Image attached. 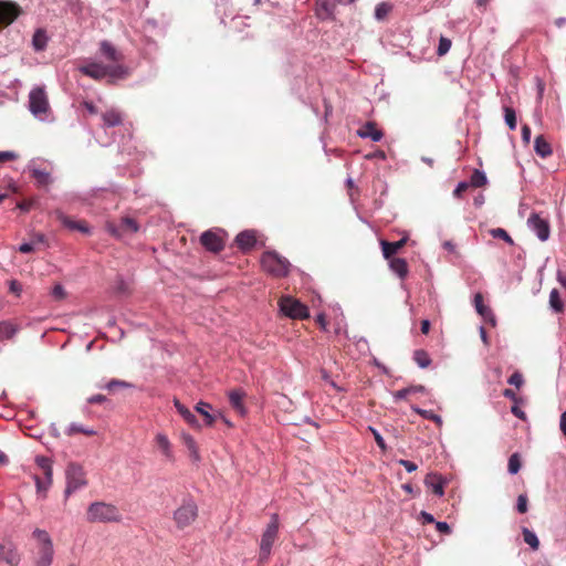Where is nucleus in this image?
Masks as SVG:
<instances>
[{
	"mask_svg": "<svg viewBox=\"0 0 566 566\" xmlns=\"http://www.w3.org/2000/svg\"><path fill=\"white\" fill-rule=\"evenodd\" d=\"M138 229L139 226L136 220L129 217L122 218L118 223L111 221L106 223V230L116 238L136 233Z\"/></svg>",
	"mask_w": 566,
	"mask_h": 566,
	"instance_id": "9",
	"label": "nucleus"
},
{
	"mask_svg": "<svg viewBox=\"0 0 566 566\" xmlns=\"http://www.w3.org/2000/svg\"><path fill=\"white\" fill-rule=\"evenodd\" d=\"M174 405L179 415L188 424L192 426L193 428H200L199 421L196 418V416L187 407H185L178 399H175Z\"/></svg>",
	"mask_w": 566,
	"mask_h": 566,
	"instance_id": "25",
	"label": "nucleus"
},
{
	"mask_svg": "<svg viewBox=\"0 0 566 566\" xmlns=\"http://www.w3.org/2000/svg\"><path fill=\"white\" fill-rule=\"evenodd\" d=\"M30 109L33 114H44L49 109L48 96L43 88L36 87L31 91Z\"/></svg>",
	"mask_w": 566,
	"mask_h": 566,
	"instance_id": "13",
	"label": "nucleus"
},
{
	"mask_svg": "<svg viewBox=\"0 0 566 566\" xmlns=\"http://www.w3.org/2000/svg\"><path fill=\"white\" fill-rule=\"evenodd\" d=\"M235 243L242 251L252 249L256 243V234L253 230H245L235 237Z\"/></svg>",
	"mask_w": 566,
	"mask_h": 566,
	"instance_id": "20",
	"label": "nucleus"
},
{
	"mask_svg": "<svg viewBox=\"0 0 566 566\" xmlns=\"http://www.w3.org/2000/svg\"><path fill=\"white\" fill-rule=\"evenodd\" d=\"M104 125L107 127H115L123 123L122 114L116 109H109L102 115Z\"/></svg>",
	"mask_w": 566,
	"mask_h": 566,
	"instance_id": "29",
	"label": "nucleus"
},
{
	"mask_svg": "<svg viewBox=\"0 0 566 566\" xmlns=\"http://www.w3.org/2000/svg\"><path fill=\"white\" fill-rule=\"evenodd\" d=\"M358 136L361 138H370L373 142H379L384 134L377 128L376 123L367 122L359 130Z\"/></svg>",
	"mask_w": 566,
	"mask_h": 566,
	"instance_id": "23",
	"label": "nucleus"
},
{
	"mask_svg": "<svg viewBox=\"0 0 566 566\" xmlns=\"http://www.w3.org/2000/svg\"><path fill=\"white\" fill-rule=\"evenodd\" d=\"M33 536L39 541V548L34 557V566H50L53 562L54 548L49 533L36 528Z\"/></svg>",
	"mask_w": 566,
	"mask_h": 566,
	"instance_id": "4",
	"label": "nucleus"
},
{
	"mask_svg": "<svg viewBox=\"0 0 566 566\" xmlns=\"http://www.w3.org/2000/svg\"><path fill=\"white\" fill-rule=\"evenodd\" d=\"M279 516L277 514H273L271 516V521L268 524L265 531L262 534L261 543H260V562H266L271 555V549L274 542L277 538L279 534Z\"/></svg>",
	"mask_w": 566,
	"mask_h": 566,
	"instance_id": "5",
	"label": "nucleus"
},
{
	"mask_svg": "<svg viewBox=\"0 0 566 566\" xmlns=\"http://www.w3.org/2000/svg\"><path fill=\"white\" fill-rule=\"evenodd\" d=\"M489 233L494 238V239H502L504 240L506 243H509L510 245H514V240L512 239V237L507 233V231L503 228H495V229H491L489 231Z\"/></svg>",
	"mask_w": 566,
	"mask_h": 566,
	"instance_id": "39",
	"label": "nucleus"
},
{
	"mask_svg": "<svg viewBox=\"0 0 566 566\" xmlns=\"http://www.w3.org/2000/svg\"><path fill=\"white\" fill-rule=\"evenodd\" d=\"M557 280H558V282H559L564 287H566V271H565V272L559 271V272L557 273Z\"/></svg>",
	"mask_w": 566,
	"mask_h": 566,
	"instance_id": "64",
	"label": "nucleus"
},
{
	"mask_svg": "<svg viewBox=\"0 0 566 566\" xmlns=\"http://www.w3.org/2000/svg\"><path fill=\"white\" fill-rule=\"evenodd\" d=\"M280 311L292 319H305L310 317V311L298 300L292 296H282L279 301Z\"/></svg>",
	"mask_w": 566,
	"mask_h": 566,
	"instance_id": "7",
	"label": "nucleus"
},
{
	"mask_svg": "<svg viewBox=\"0 0 566 566\" xmlns=\"http://www.w3.org/2000/svg\"><path fill=\"white\" fill-rule=\"evenodd\" d=\"M534 149L542 158H546L552 154L551 144L542 135L535 138Z\"/></svg>",
	"mask_w": 566,
	"mask_h": 566,
	"instance_id": "27",
	"label": "nucleus"
},
{
	"mask_svg": "<svg viewBox=\"0 0 566 566\" xmlns=\"http://www.w3.org/2000/svg\"><path fill=\"white\" fill-rule=\"evenodd\" d=\"M398 463L400 465H402L408 472H413L418 468L416 463H413V462H411L409 460L401 459V460L398 461Z\"/></svg>",
	"mask_w": 566,
	"mask_h": 566,
	"instance_id": "55",
	"label": "nucleus"
},
{
	"mask_svg": "<svg viewBox=\"0 0 566 566\" xmlns=\"http://www.w3.org/2000/svg\"><path fill=\"white\" fill-rule=\"evenodd\" d=\"M503 396L510 400H512L514 403L521 402V398L515 394L512 389H504Z\"/></svg>",
	"mask_w": 566,
	"mask_h": 566,
	"instance_id": "53",
	"label": "nucleus"
},
{
	"mask_svg": "<svg viewBox=\"0 0 566 566\" xmlns=\"http://www.w3.org/2000/svg\"><path fill=\"white\" fill-rule=\"evenodd\" d=\"M31 177L35 180L38 187H46L52 184L51 171L35 166L30 167Z\"/></svg>",
	"mask_w": 566,
	"mask_h": 566,
	"instance_id": "22",
	"label": "nucleus"
},
{
	"mask_svg": "<svg viewBox=\"0 0 566 566\" xmlns=\"http://www.w3.org/2000/svg\"><path fill=\"white\" fill-rule=\"evenodd\" d=\"M9 287H10V292L14 293L17 296H19L22 292L21 284L15 280L10 281Z\"/></svg>",
	"mask_w": 566,
	"mask_h": 566,
	"instance_id": "56",
	"label": "nucleus"
},
{
	"mask_svg": "<svg viewBox=\"0 0 566 566\" xmlns=\"http://www.w3.org/2000/svg\"><path fill=\"white\" fill-rule=\"evenodd\" d=\"M66 436L69 437H72L76 433H82L84 436H87V437H93L95 436L97 432L94 430V429H91V428H86L84 427L83 424L81 423H71L69 426V428L66 429L65 431Z\"/></svg>",
	"mask_w": 566,
	"mask_h": 566,
	"instance_id": "32",
	"label": "nucleus"
},
{
	"mask_svg": "<svg viewBox=\"0 0 566 566\" xmlns=\"http://www.w3.org/2000/svg\"><path fill=\"white\" fill-rule=\"evenodd\" d=\"M36 464L42 470L44 474V480L40 478H35V484L39 492L46 491L52 483V465L48 458L38 457Z\"/></svg>",
	"mask_w": 566,
	"mask_h": 566,
	"instance_id": "14",
	"label": "nucleus"
},
{
	"mask_svg": "<svg viewBox=\"0 0 566 566\" xmlns=\"http://www.w3.org/2000/svg\"><path fill=\"white\" fill-rule=\"evenodd\" d=\"M128 387H130V384H128L124 380H118V379H112L106 385V389H108L109 391H114L117 388H128Z\"/></svg>",
	"mask_w": 566,
	"mask_h": 566,
	"instance_id": "46",
	"label": "nucleus"
},
{
	"mask_svg": "<svg viewBox=\"0 0 566 566\" xmlns=\"http://www.w3.org/2000/svg\"><path fill=\"white\" fill-rule=\"evenodd\" d=\"M392 10V6L387 2L379 3L375 9V17L377 20H384Z\"/></svg>",
	"mask_w": 566,
	"mask_h": 566,
	"instance_id": "41",
	"label": "nucleus"
},
{
	"mask_svg": "<svg viewBox=\"0 0 566 566\" xmlns=\"http://www.w3.org/2000/svg\"><path fill=\"white\" fill-rule=\"evenodd\" d=\"M46 242V238L43 233H35L33 235V239H32V242L33 245L36 244V243H45Z\"/></svg>",
	"mask_w": 566,
	"mask_h": 566,
	"instance_id": "61",
	"label": "nucleus"
},
{
	"mask_svg": "<svg viewBox=\"0 0 566 566\" xmlns=\"http://www.w3.org/2000/svg\"><path fill=\"white\" fill-rule=\"evenodd\" d=\"M504 118L509 128L514 130L516 128V114L512 107L504 106Z\"/></svg>",
	"mask_w": 566,
	"mask_h": 566,
	"instance_id": "40",
	"label": "nucleus"
},
{
	"mask_svg": "<svg viewBox=\"0 0 566 566\" xmlns=\"http://www.w3.org/2000/svg\"><path fill=\"white\" fill-rule=\"evenodd\" d=\"M195 409L203 417L207 426H212L214 423L217 417L208 411V409H211L209 403L200 401L196 405Z\"/></svg>",
	"mask_w": 566,
	"mask_h": 566,
	"instance_id": "33",
	"label": "nucleus"
},
{
	"mask_svg": "<svg viewBox=\"0 0 566 566\" xmlns=\"http://www.w3.org/2000/svg\"><path fill=\"white\" fill-rule=\"evenodd\" d=\"M21 13L18 4L0 0V28L10 25Z\"/></svg>",
	"mask_w": 566,
	"mask_h": 566,
	"instance_id": "12",
	"label": "nucleus"
},
{
	"mask_svg": "<svg viewBox=\"0 0 566 566\" xmlns=\"http://www.w3.org/2000/svg\"><path fill=\"white\" fill-rule=\"evenodd\" d=\"M369 430L373 432V436L375 438V441L377 443V446L382 450V451H386L387 450V446L385 443V440L384 438L381 437V434L374 428L369 427Z\"/></svg>",
	"mask_w": 566,
	"mask_h": 566,
	"instance_id": "49",
	"label": "nucleus"
},
{
	"mask_svg": "<svg viewBox=\"0 0 566 566\" xmlns=\"http://www.w3.org/2000/svg\"><path fill=\"white\" fill-rule=\"evenodd\" d=\"M451 40L448 39V38H444V36H441L440 40H439V45H438V55L439 56H442L444 54H447L451 48Z\"/></svg>",
	"mask_w": 566,
	"mask_h": 566,
	"instance_id": "44",
	"label": "nucleus"
},
{
	"mask_svg": "<svg viewBox=\"0 0 566 566\" xmlns=\"http://www.w3.org/2000/svg\"><path fill=\"white\" fill-rule=\"evenodd\" d=\"M229 402L233 410L240 416L245 415L244 398L245 392L242 389H233L228 394Z\"/></svg>",
	"mask_w": 566,
	"mask_h": 566,
	"instance_id": "19",
	"label": "nucleus"
},
{
	"mask_svg": "<svg viewBox=\"0 0 566 566\" xmlns=\"http://www.w3.org/2000/svg\"><path fill=\"white\" fill-rule=\"evenodd\" d=\"M200 243L206 250L218 253L224 248V239L222 232L219 230H207L200 235Z\"/></svg>",
	"mask_w": 566,
	"mask_h": 566,
	"instance_id": "10",
	"label": "nucleus"
},
{
	"mask_svg": "<svg viewBox=\"0 0 566 566\" xmlns=\"http://www.w3.org/2000/svg\"><path fill=\"white\" fill-rule=\"evenodd\" d=\"M488 182L486 176L483 171L475 169L470 178V186L474 188H480L485 186Z\"/></svg>",
	"mask_w": 566,
	"mask_h": 566,
	"instance_id": "37",
	"label": "nucleus"
},
{
	"mask_svg": "<svg viewBox=\"0 0 566 566\" xmlns=\"http://www.w3.org/2000/svg\"><path fill=\"white\" fill-rule=\"evenodd\" d=\"M334 6L326 0L322 2H317V14L321 17L324 13V17H329L333 14Z\"/></svg>",
	"mask_w": 566,
	"mask_h": 566,
	"instance_id": "43",
	"label": "nucleus"
},
{
	"mask_svg": "<svg viewBox=\"0 0 566 566\" xmlns=\"http://www.w3.org/2000/svg\"><path fill=\"white\" fill-rule=\"evenodd\" d=\"M522 139L525 143H530V139H531V128L527 125H524L522 127Z\"/></svg>",
	"mask_w": 566,
	"mask_h": 566,
	"instance_id": "59",
	"label": "nucleus"
},
{
	"mask_svg": "<svg viewBox=\"0 0 566 566\" xmlns=\"http://www.w3.org/2000/svg\"><path fill=\"white\" fill-rule=\"evenodd\" d=\"M155 443L158 449V451L161 453V455L168 461L174 462L175 461V454L172 451V444L168 437L164 433H157L155 436Z\"/></svg>",
	"mask_w": 566,
	"mask_h": 566,
	"instance_id": "16",
	"label": "nucleus"
},
{
	"mask_svg": "<svg viewBox=\"0 0 566 566\" xmlns=\"http://www.w3.org/2000/svg\"><path fill=\"white\" fill-rule=\"evenodd\" d=\"M104 401H106V397L104 395H94L87 398V402L90 405L102 403Z\"/></svg>",
	"mask_w": 566,
	"mask_h": 566,
	"instance_id": "58",
	"label": "nucleus"
},
{
	"mask_svg": "<svg viewBox=\"0 0 566 566\" xmlns=\"http://www.w3.org/2000/svg\"><path fill=\"white\" fill-rule=\"evenodd\" d=\"M101 52L107 60L115 63L123 59L122 54L107 41L101 43Z\"/></svg>",
	"mask_w": 566,
	"mask_h": 566,
	"instance_id": "28",
	"label": "nucleus"
},
{
	"mask_svg": "<svg viewBox=\"0 0 566 566\" xmlns=\"http://www.w3.org/2000/svg\"><path fill=\"white\" fill-rule=\"evenodd\" d=\"M436 528L440 533H443V534H450L451 533V527L449 526V524L447 522H437L436 523Z\"/></svg>",
	"mask_w": 566,
	"mask_h": 566,
	"instance_id": "57",
	"label": "nucleus"
},
{
	"mask_svg": "<svg viewBox=\"0 0 566 566\" xmlns=\"http://www.w3.org/2000/svg\"><path fill=\"white\" fill-rule=\"evenodd\" d=\"M66 481L67 485L65 489V494L70 495L76 490L85 486L87 484V480L85 476V471L82 465L78 463H70L66 468Z\"/></svg>",
	"mask_w": 566,
	"mask_h": 566,
	"instance_id": "8",
	"label": "nucleus"
},
{
	"mask_svg": "<svg viewBox=\"0 0 566 566\" xmlns=\"http://www.w3.org/2000/svg\"><path fill=\"white\" fill-rule=\"evenodd\" d=\"M470 185L465 181L460 182L453 191V196L461 198L463 193L469 189Z\"/></svg>",
	"mask_w": 566,
	"mask_h": 566,
	"instance_id": "50",
	"label": "nucleus"
},
{
	"mask_svg": "<svg viewBox=\"0 0 566 566\" xmlns=\"http://www.w3.org/2000/svg\"><path fill=\"white\" fill-rule=\"evenodd\" d=\"M32 43L36 51L44 50L48 43V36L45 32L43 30H36L33 35Z\"/></svg>",
	"mask_w": 566,
	"mask_h": 566,
	"instance_id": "36",
	"label": "nucleus"
},
{
	"mask_svg": "<svg viewBox=\"0 0 566 566\" xmlns=\"http://www.w3.org/2000/svg\"><path fill=\"white\" fill-rule=\"evenodd\" d=\"M18 158V154L14 151H0V164L6 161L15 160Z\"/></svg>",
	"mask_w": 566,
	"mask_h": 566,
	"instance_id": "52",
	"label": "nucleus"
},
{
	"mask_svg": "<svg viewBox=\"0 0 566 566\" xmlns=\"http://www.w3.org/2000/svg\"><path fill=\"white\" fill-rule=\"evenodd\" d=\"M80 71L84 75L94 80H102L106 76L113 78H122L127 74L125 67L120 64L105 65L102 63H90L87 65L81 66Z\"/></svg>",
	"mask_w": 566,
	"mask_h": 566,
	"instance_id": "2",
	"label": "nucleus"
},
{
	"mask_svg": "<svg viewBox=\"0 0 566 566\" xmlns=\"http://www.w3.org/2000/svg\"><path fill=\"white\" fill-rule=\"evenodd\" d=\"M19 251L21 253H30V252L34 251V245H33V243H22L19 247Z\"/></svg>",
	"mask_w": 566,
	"mask_h": 566,
	"instance_id": "60",
	"label": "nucleus"
},
{
	"mask_svg": "<svg viewBox=\"0 0 566 566\" xmlns=\"http://www.w3.org/2000/svg\"><path fill=\"white\" fill-rule=\"evenodd\" d=\"M20 562L21 555L13 543H0V563H6L9 566H19Z\"/></svg>",
	"mask_w": 566,
	"mask_h": 566,
	"instance_id": "15",
	"label": "nucleus"
},
{
	"mask_svg": "<svg viewBox=\"0 0 566 566\" xmlns=\"http://www.w3.org/2000/svg\"><path fill=\"white\" fill-rule=\"evenodd\" d=\"M444 483L446 480L438 473H429L424 479L426 486L429 488L437 496H442L444 494Z\"/></svg>",
	"mask_w": 566,
	"mask_h": 566,
	"instance_id": "18",
	"label": "nucleus"
},
{
	"mask_svg": "<svg viewBox=\"0 0 566 566\" xmlns=\"http://www.w3.org/2000/svg\"><path fill=\"white\" fill-rule=\"evenodd\" d=\"M56 219L66 228L71 230H77L82 233L88 234L90 228L85 221H74L62 211L56 210L55 212Z\"/></svg>",
	"mask_w": 566,
	"mask_h": 566,
	"instance_id": "17",
	"label": "nucleus"
},
{
	"mask_svg": "<svg viewBox=\"0 0 566 566\" xmlns=\"http://www.w3.org/2000/svg\"><path fill=\"white\" fill-rule=\"evenodd\" d=\"M560 430L566 436V411L562 413L560 416V423H559Z\"/></svg>",
	"mask_w": 566,
	"mask_h": 566,
	"instance_id": "62",
	"label": "nucleus"
},
{
	"mask_svg": "<svg viewBox=\"0 0 566 566\" xmlns=\"http://www.w3.org/2000/svg\"><path fill=\"white\" fill-rule=\"evenodd\" d=\"M198 517V506L191 501H185L174 511L172 520L178 530L182 531L189 527Z\"/></svg>",
	"mask_w": 566,
	"mask_h": 566,
	"instance_id": "6",
	"label": "nucleus"
},
{
	"mask_svg": "<svg viewBox=\"0 0 566 566\" xmlns=\"http://www.w3.org/2000/svg\"><path fill=\"white\" fill-rule=\"evenodd\" d=\"M86 520L90 523L119 522L122 520V514L117 506H115L114 504L105 502H94L87 509Z\"/></svg>",
	"mask_w": 566,
	"mask_h": 566,
	"instance_id": "1",
	"label": "nucleus"
},
{
	"mask_svg": "<svg viewBox=\"0 0 566 566\" xmlns=\"http://www.w3.org/2000/svg\"><path fill=\"white\" fill-rule=\"evenodd\" d=\"M52 295L56 300H63L66 295L64 287L61 284H55L52 290Z\"/></svg>",
	"mask_w": 566,
	"mask_h": 566,
	"instance_id": "51",
	"label": "nucleus"
},
{
	"mask_svg": "<svg viewBox=\"0 0 566 566\" xmlns=\"http://www.w3.org/2000/svg\"><path fill=\"white\" fill-rule=\"evenodd\" d=\"M527 503H528L527 495L526 494H520L518 497H517L516 510L521 514L526 513L527 512Z\"/></svg>",
	"mask_w": 566,
	"mask_h": 566,
	"instance_id": "47",
	"label": "nucleus"
},
{
	"mask_svg": "<svg viewBox=\"0 0 566 566\" xmlns=\"http://www.w3.org/2000/svg\"><path fill=\"white\" fill-rule=\"evenodd\" d=\"M522 534L524 542L530 545L532 549L537 551L539 547V541L536 534L527 527L522 528Z\"/></svg>",
	"mask_w": 566,
	"mask_h": 566,
	"instance_id": "34",
	"label": "nucleus"
},
{
	"mask_svg": "<svg viewBox=\"0 0 566 566\" xmlns=\"http://www.w3.org/2000/svg\"><path fill=\"white\" fill-rule=\"evenodd\" d=\"M389 266L400 279H405L408 275L409 266L405 259L391 258L389 259Z\"/></svg>",
	"mask_w": 566,
	"mask_h": 566,
	"instance_id": "26",
	"label": "nucleus"
},
{
	"mask_svg": "<svg viewBox=\"0 0 566 566\" xmlns=\"http://www.w3.org/2000/svg\"><path fill=\"white\" fill-rule=\"evenodd\" d=\"M416 411L421 415L422 417L427 418V419H430V420H433L434 422L441 424L442 423V420H441V417L433 413L432 411L430 410H422V409H419L417 408Z\"/></svg>",
	"mask_w": 566,
	"mask_h": 566,
	"instance_id": "48",
	"label": "nucleus"
},
{
	"mask_svg": "<svg viewBox=\"0 0 566 566\" xmlns=\"http://www.w3.org/2000/svg\"><path fill=\"white\" fill-rule=\"evenodd\" d=\"M18 327L8 321L0 322V342L9 340L14 337Z\"/></svg>",
	"mask_w": 566,
	"mask_h": 566,
	"instance_id": "30",
	"label": "nucleus"
},
{
	"mask_svg": "<svg viewBox=\"0 0 566 566\" xmlns=\"http://www.w3.org/2000/svg\"><path fill=\"white\" fill-rule=\"evenodd\" d=\"M430 331V322L428 319H423L421 322V333L427 335Z\"/></svg>",
	"mask_w": 566,
	"mask_h": 566,
	"instance_id": "63",
	"label": "nucleus"
},
{
	"mask_svg": "<svg viewBox=\"0 0 566 566\" xmlns=\"http://www.w3.org/2000/svg\"><path fill=\"white\" fill-rule=\"evenodd\" d=\"M474 306L476 312L488 322H490L492 325H495V317L490 307L484 305L483 303V296L481 293H476L474 295Z\"/></svg>",
	"mask_w": 566,
	"mask_h": 566,
	"instance_id": "24",
	"label": "nucleus"
},
{
	"mask_svg": "<svg viewBox=\"0 0 566 566\" xmlns=\"http://www.w3.org/2000/svg\"><path fill=\"white\" fill-rule=\"evenodd\" d=\"M407 241H408V237H403L402 239H400L396 242H388L386 240H381L380 245H381L384 258L386 260L394 258V255L406 245Z\"/></svg>",
	"mask_w": 566,
	"mask_h": 566,
	"instance_id": "21",
	"label": "nucleus"
},
{
	"mask_svg": "<svg viewBox=\"0 0 566 566\" xmlns=\"http://www.w3.org/2000/svg\"><path fill=\"white\" fill-rule=\"evenodd\" d=\"M413 360L421 368H427L431 364V358H430L429 354L423 349H417L413 353Z\"/></svg>",
	"mask_w": 566,
	"mask_h": 566,
	"instance_id": "35",
	"label": "nucleus"
},
{
	"mask_svg": "<svg viewBox=\"0 0 566 566\" xmlns=\"http://www.w3.org/2000/svg\"><path fill=\"white\" fill-rule=\"evenodd\" d=\"M182 442H184L185 447L187 448V450L189 451V455L192 458V460L199 461L200 454H199L198 446H197L195 439L190 434L184 433Z\"/></svg>",
	"mask_w": 566,
	"mask_h": 566,
	"instance_id": "31",
	"label": "nucleus"
},
{
	"mask_svg": "<svg viewBox=\"0 0 566 566\" xmlns=\"http://www.w3.org/2000/svg\"><path fill=\"white\" fill-rule=\"evenodd\" d=\"M509 472L511 474H516L521 469V459L517 453H513L509 459L507 464Z\"/></svg>",
	"mask_w": 566,
	"mask_h": 566,
	"instance_id": "42",
	"label": "nucleus"
},
{
	"mask_svg": "<svg viewBox=\"0 0 566 566\" xmlns=\"http://www.w3.org/2000/svg\"><path fill=\"white\" fill-rule=\"evenodd\" d=\"M527 224L541 241L548 240L551 234V227L547 219L541 217L538 213L533 212L527 219Z\"/></svg>",
	"mask_w": 566,
	"mask_h": 566,
	"instance_id": "11",
	"label": "nucleus"
},
{
	"mask_svg": "<svg viewBox=\"0 0 566 566\" xmlns=\"http://www.w3.org/2000/svg\"><path fill=\"white\" fill-rule=\"evenodd\" d=\"M507 382L520 389L524 384L523 375L520 371H514L507 379Z\"/></svg>",
	"mask_w": 566,
	"mask_h": 566,
	"instance_id": "45",
	"label": "nucleus"
},
{
	"mask_svg": "<svg viewBox=\"0 0 566 566\" xmlns=\"http://www.w3.org/2000/svg\"><path fill=\"white\" fill-rule=\"evenodd\" d=\"M512 413L517 417L521 420H526V413L517 406V403H514L511 408Z\"/></svg>",
	"mask_w": 566,
	"mask_h": 566,
	"instance_id": "54",
	"label": "nucleus"
},
{
	"mask_svg": "<svg viewBox=\"0 0 566 566\" xmlns=\"http://www.w3.org/2000/svg\"><path fill=\"white\" fill-rule=\"evenodd\" d=\"M262 269L276 277H283L289 274L290 262L286 258L280 255L274 251H266L261 256Z\"/></svg>",
	"mask_w": 566,
	"mask_h": 566,
	"instance_id": "3",
	"label": "nucleus"
},
{
	"mask_svg": "<svg viewBox=\"0 0 566 566\" xmlns=\"http://www.w3.org/2000/svg\"><path fill=\"white\" fill-rule=\"evenodd\" d=\"M549 305L557 313H562L564 311V303L556 289L552 290L549 294Z\"/></svg>",
	"mask_w": 566,
	"mask_h": 566,
	"instance_id": "38",
	"label": "nucleus"
}]
</instances>
